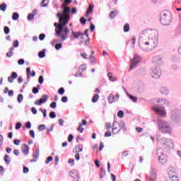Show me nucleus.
<instances>
[{"mask_svg": "<svg viewBox=\"0 0 181 181\" xmlns=\"http://www.w3.org/2000/svg\"><path fill=\"white\" fill-rule=\"evenodd\" d=\"M26 72H27L28 80L30 78V76L31 77H35V76H36V72H35V71H32V72H30V68H27Z\"/></svg>", "mask_w": 181, "mask_h": 181, "instance_id": "obj_14", "label": "nucleus"}, {"mask_svg": "<svg viewBox=\"0 0 181 181\" xmlns=\"http://www.w3.org/2000/svg\"><path fill=\"white\" fill-rule=\"evenodd\" d=\"M4 31L6 35H8V33H9V27L8 26L4 27Z\"/></svg>", "mask_w": 181, "mask_h": 181, "instance_id": "obj_48", "label": "nucleus"}, {"mask_svg": "<svg viewBox=\"0 0 181 181\" xmlns=\"http://www.w3.org/2000/svg\"><path fill=\"white\" fill-rule=\"evenodd\" d=\"M19 46V42L18 40H15L13 42V47H18Z\"/></svg>", "mask_w": 181, "mask_h": 181, "instance_id": "obj_46", "label": "nucleus"}, {"mask_svg": "<svg viewBox=\"0 0 181 181\" xmlns=\"http://www.w3.org/2000/svg\"><path fill=\"white\" fill-rule=\"evenodd\" d=\"M40 88V87L38 86V88L36 87H34L33 88V94H37V93H39V89Z\"/></svg>", "mask_w": 181, "mask_h": 181, "instance_id": "obj_42", "label": "nucleus"}, {"mask_svg": "<svg viewBox=\"0 0 181 181\" xmlns=\"http://www.w3.org/2000/svg\"><path fill=\"white\" fill-rule=\"evenodd\" d=\"M68 163H69L70 165H71V166H73L74 165V159L69 158L68 160Z\"/></svg>", "mask_w": 181, "mask_h": 181, "instance_id": "obj_52", "label": "nucleus"}, {"mask_svg": "<svg viewBox=\"0 0 181 181\" xmlns=\"http://www.w3.org/2000/svg\"><path fill=\"white\" fill-rule=\"evenodd\" d=\"M34 14H28V21H32L35 18V15H36L37 12L36 10H34L33 12Z\"/></svg>", "mask_w": 181, "mask_h": 181, "instance_id": "obj_26", "label": "nucleus"}, {"mask_svg": "<svg viewBox=\"0 0 181 181\" xmlns=\"http://www.w3.org/2000/svg\"><path fill=\"white\" fill-rule=\"evenodd\" d=\"M0 9L3 12H5V11H6V4H5V3L1 4L0 5Z\"/></svg>", "mask_w": 181, "mask_h": 181, "instance_id": "obj_32", "label": "nucleus"}, {"mask_svg": "<svg viewBox=\"0 0 181 181\" xmlns=\"http://www.w3.org/2000/svg\"><path fill=\"white\" fill-rule=\"evenodd\" d=\"M107 77H109V80L110 81H116V80H117V77L112 76V73L107 74Z\"/></svg>", "mask_w": 181, "mask_h": 181, "instance_id": "obj_22", "label": "nucleus"}, {"mask_svg": "<svg viewBox=\"0 0 181 181\" xmlns=\"http://www.w3.org/2000/svg\"><path fill=\"white\" fill-rule=\"evenodd\" d=\"M45 37H46V35L45 34H40L39 36L40 40H45Z\"/></svg>", "mask_w": 181, "mask_h": 181, "instance_id": "obj_55", "label": "nucleus"}, {"mask_svg": "<svg viewBox=\"0 0 181 181\" xmlns=\"http://www.w3.org/2000/svg\"><path fill=\"white\" fill-rule=\"evenodd\" d=\"M38 82L40 83V84H43V76H40Z\"/></svg>", "mask_w": 181, "mask_h": 181, "instance_id": "obj_56", "label": "nucleus"}, {"mask_svg": "<svg viewBox=\"0 0 181 181\" xmlns=\"http://www.w3.org/2000/svg\"><path fill=\"white\" fill-rule=\"evenodd\" d=\"M170 178L171 181H179V175L177 174L173 175Z\"/></svg>", "mask_w": 181, "mask_h": 181, "instance_id": "obj_25", "label": "nucleus"}, {"mask_svg": "<svg viewBox=\"0 0 181 181\" xmlns=\"http://www.w3.org/2000/svg\"><path fill=\"white\" fill-rule=\"evenodd\" d=\"M53 160V157L49 156L47 157V160H45V163L49 164V162H52Z\"/></svg>", "mask_w": 181, "mask_h": 181, "instance_id": "obj_43", "label": "nucleus"}, {"mask_svg": "<svg viewBox=\"0 0 181 181\" xmlns=\"http://www.w3.org/2000/svg\"><path fill=\"white\" fill-rule=\"evenodd\" d=\"M47 98H49V96L47 95H42V98H40V100H37L35 102V105H42L43 103H46L47 101Z\"/></svg>", "mask_w": 181, "mask_h": 181, "instance_id": "obj_10", "label": "nucleus"}, {"mask_svg": "<svg viewBox=\"0 0 181 181\" xmlns=\"http://www.w3.org/2000/svg\"><path fill=\"white\" fill-rule=\"evenodd\" d=\"M105 136L107 138L108 136H111V131L107 130L105 133Z\"/></svg>", "mask_w": 181, "mask_h": 181, "instance_id": "obj_53", "label": "nucleus"}, {"mask_svg": "<svg viewBox=\"0 0 181 181\" xmlns=\"http://www.w3.org/2000/svg\"><path fill=\"white\" fill-rule=\"evenodd\" d=\"M63 45L62 43H58L55 45V49L57 50H60V49H62Z\"/></svg>", "mask_w": 181, "mask_h": 181, "instance_id": "obj_41", "label": "nucleus"}, {"mask_svg": "<svg viewBox=\"0 0 181 181\" xmlns=\"http://www.w3.org/2000/svg\"><path fill=\"white\" fill-rule=\"evenodd\" d=\"M72 35L75 37V39H78V37H83V33L80 32L74 33V31H72Z\"/></svg>", "mask_w": 181, "mask_h": 181, "instance_id": "obj_19", "label": "nucleus"}, {"mask_svg": "<svg viewBox=\"0 0 181 181\" xmlns=\"http://www.w3.org/2000/svg\"><path fill=\"white\" fill-rule=\"evenodd\" d=\"M141 62V57L138 56L137 54L134 55V57L130 64V70H132L138 63Z\"/></svg>", "mask_w": 181, "mask_h": 181, "instance_id": "obj_8", "label": "nucleus"}, {"mask_svg": "<svg viewBox=\"0 0 181 181\" xmlns=\"http://www.w3.org/2000/svg\"><path fill=\"white\" fill-rule=\"evenodd\" d=\"M67 101H69V99L67 98L66 96H63V97L62 98V103H67Z\"/></svg>", "mask_w": 181, "mask_h": 181, "instance_id": "obj_54", "label": "nucleus"}, {"mask_svg": "<svg viewBox=\"0 0 181 181\" xmlns=\"http://www.w3.org/2000/svg\"><path fill=\"white\" fill-rule=\"evenodd\" d=\"M64 6V10L62 12H58L57 14V18L59 19V23L57 28H55L56 36L62 35V32H63V28L66 25L69 23L70 21V7Z\"/></svg>", "mask_w": 181, "mask_h": 181, "instance_id": "obj_2", "label": "nucleus"}, {"mask_svg": "<svg viewBox=\"0 0 181 181\" xmlns=\"http://www.w3.org/2000/svg\"><path fill=\"white\" fill-rule=\"evenodd\" d=\"M119 131H121L119 123L115 122L112 125V134H113V135H116V134H118Z\"/></svg>", "mask_w": 181, "mask_h": 181, "instance_id": "obj_9", "label": "nucleus"}, {"mask_svg": "<svg viewBox=\"0 0 181 181\" xmlns=\"http://www.w3.org/2000/svg\"><path fill=\"white\" fill-rule=\"evenodd\" d=\"M13 144H14V145H19L20 144H21V140H19V139H15L14 141H13Z\"/></svg>", "mask_w": 181, "mask_h": 181, "instance_id": "obj_58", "label": "nucleus"}, {"mask_svg": "<svg viewBox=\"0 0 181 181\" xmlns=\"http://www.w3.org/2000/svg\"><path fill=\"white\" fill-rule=\"evenodd\" d=\"M117 117H119V118H124V111L119 110L117 112Z\"/></svg>", "mask_w": 181, "mask_h": 181, "instance_id": "obj_38", "label": "nucleus"}, {"mask_svg": "<svg viewBox=\"0 0 181 181\" xmlns=\"http://www.w3.org/2000/svg\"><path fill=\"white\" fill-rule=\"evenodd\" d=\"M75 77H83V74L81 71L75 74Z\"/></svg>", "mask_w": 181, "mask_h": 181, "instance_id": "obj_57", "label": "nucleus"}, {"mask_svg": "<svg viewBox=\"0 0 181 181\" xmlns=\"http://www.w3.org/2000/svg\"><path fill=\"white\" fill-rule=\"evenodd\" d=\"M49 118H56V113L54 112H51L49 113Z\"/></svg>", "mask_w": 181, "mask_h": 181, "instance_id": "obj_51", "label": "nucleus"}, {"mask_svg": "<svg viewBox=\"0 0 181 181\" xmlns=\"http://www.w3.org/2000/svg\"><path fill=\"white\" fill-rule=\"evenodd\" d=\"M158 144L165 149H170L173 146V141L170 139L167 138L159 139Z\"/></svg>", "mask_w": 181, "mask_h": 181, "instance_id": "obj_4", "label": "nucleus"}, {"mask_svg": "<svg viewBox=\"0 0 181 181\" xmlns=\"http://www.w3.org/2000/svg\"><path fill=\"white\" fill-rule=\"evenodd\" d=\"M128 97L132 100L134 103H136L138 101V98L132 95L128 94Z\"/></svg>", "mask_w": 181, "mask_h": 181, "instance_id": "obj_31", "label": "nucleus"}, {"mask_svg": "<svg viewBox=\"0 0 181 181\" xmlns=\"http://www.w3.org/2000/svg\"><path fill=\"white\" fill-rule=\"evenodd\" d=\"M158 125L159 131L163 132V134H172V127H170L169 123H168L166 121L158 119Z\"/></svg>", "mask_w": 181, "mask_h": 181, "instance_id": "obj_3", "label": "nucleus"}, {"mask_svg": "<svg viewBox=\"0 0 181 181\" xmlns=\"http://www.w3.org/2000/svg\"><path fill=\"white\" fill-rule=\"evenodd\" d=\"M98 98H100V95H98V94H95L92 98V103H97L98 101Z\"/></svg>", "mask_w": 181, "mask_h": 181, "instance_id": "obj_30", "label": "nucleus"}, {"mask_svg": "<svg viewBox=\"0 0 181 181\" xmlns=\"http://www.w3.org/2000/svg\"><path fill=\"white\" fill-rule=\"evenodd\" d=\"M90 60L93 64H97V59H95V57L94 55H90Z\"/></svg>", "mask_w": 181, "mask_h": 181, "instance_id": "obj_29", "label": "nucleus"}, {"mask_svg": "<svg viewBox=\"0 0 181 181\" xmlns=\"http://www.w3.org/2000/svg\"><path fill=\"white\" fill-rule=\"evenodd\" d=\"M39 131H45L46 129V126L45 124H41L38 126Z\"/></svg>", "mask_w": 181, "mask_h": 181, "instance_id": "obj_40", "label": "nucleus"}, {"mask_svg": "<svg viewBox=\"0 0 181 181\" xmlns=\"http://www.w3.org/2000/svg\"><path fill=\"white\" fill-rule=\"evenodd\" d=\"M64 33L62 34L61 38L62 40H66L69 37V33H70V29H69V27H66L64 30Z\"/></svg>", "mask_w": 181, "mask_h": 181, "instance_id": "obj_12", "label": "nucleus"}, {"mask_svg": "<svg viewBox=\"0 0 181 181\" xmlns=\"http://www.w3.org/2000/svg\"><path fill=\"white\" fill-rule=\"evenodd\" d=\"M81 57H83V59H86L88 55L86 53H81Z\"/></svg>", "mask_w": 181, "mask_h": 181, "instance_id": "obj_63", "label": "nucleus"}, {"mask_svg": "<svg viewBox=\"0 0 181 181\" xmlns=\"http://www.w3.org/2000/svg\"><path fill=\"white\" fill-rule=\"evenodd\" d=\"M22 127V123L21 122H17L16 124V129H21V127Z\"/></svg>", "mask_w": 181, "mask_h": 181, "instance_id": "obj_47", "label": "nucleus"}, {"mask_svg": "<svg viewBox=\"0 0 181 181\" xmlns=\"http://www.w3.org/2000/svg\"><path fill=\"white\" fill-rule=\"evenodd\" d=\"M21 149L25 155H29V146L27 144H22Z\"/></svg>", "mask_w": 181, "mask_h": 181, "instance_id": "obj_16", "label": "nucleus"}, {"mask_svg": "<svg viewBox=\"0 0 181 181\" xmlns=\"http://www.w3.org/2000/svg\"><path fill=\"white\" fill-rule=\"evenodd\" d=\"M117 15H118V11L110 12V19H114V18H115L117 16Z\"/></svg>", "mask_w": 181, "mask_h": 181, "instance_id": "obj_24", "label": "nucleus"}, {"mask_svg": "<svg viewBox=\"0 0 181 181\" xmlns=\"http://www.w3.org/2000/svg\"><path fill=\"white\" fill-rule=\"evenodd\" d=\"M73 138H74V136H72V134H70L68 136V142H71L73 141Z\"/></svg>", "mask_w": 181, "mask_h": 181, "instance_id": "obj_61", "label": "nucleus"}, {"mask_svg": "<svg viewBox=\"0 0 181 181\" xmlns=\"http://www.w3.org/2000/svg\"><path fill=\"white\" fill-rule=\"evenodd\" d=\"M124 32L127 33V32H129V23H126L124 26L123 28Z\"/></svg>", "mask_w": 181, "mask_h": 181, "instance_id": "obj_34", "label": "nucleus"}, {"mask_svg": "<svg viewBox=\"0 0 181 181\" xmlns=\"http://www.w3.org/2000/svg\"><path fill=\"white\" fill-rule=\"evenodd\" d=\"M153 111L158 115V117H165L166 110H165L164 107H160L159 105H155L153 107Z\"/></svg>", "mask_w": 181, "mask_h": 181, "instance_id": "obj_6", "label": "nucleus"}, {"mask_svg": "<svg viewBox=\"0 0 181 181\" xmlns=\"http://www.w3.org/2000/svg\"><path fill=\"white\" fill-rule=\"evenodd\" d=\"M29 134L32 138H35V132L33 130H30Z\"/></svg>", "mask_w": 181, "mask_h": 181, "instance_id": "obj_60", "label": "nucleus"}, {"mask_svg": "<svg viewBox=\"0 0 181 181\" xmlns=\"http://www.w3.org/2000/svg\"><path fill=\"white\" fill-rule=\"evenodd\" d=\"M105 127H106V129L107 131H110V129H111V127H112L111 123H106Z\"/></svg>", "mask_w": 181, "mask_h": 181, "instance_id": "obj_50", "label": "nucleus"}, {"mask_svg": "<svg viewBox=\"0 0 181 181\" xmlns=\"http://www.w3.org/2000/svg\"><path fill=\"white\" fill-rule=\"evenodd\" d=\"M25 127L26 128H31L32 127V124H30V122H28L26 124H25Z\"/></svg>", "mask_w": 181, "mask_h": 181, "instance_id": "obj_62", "label": "nucleus"}, {"mask_svg": "<svg viewBox=\"0 0 181 181\" xmlns=\"http://www.w3.org/2000/svg\"><path fill=\"white\" fill-rule=\"evenodd\" d=\"M156 155L158 156V162L161 165H166V163H168V156L163 153V150H162V148H158L157 150Z\"/></svg>", "mask_w": 181, "mask_h": 181, "instance_id": "obj_5", "label": "nucleus"}, {"mask_svg": "<svg viewBox=\"0 0 181 181\" xmlns=\"http://www.w3.org/2000/svg\"><path fill=\"white\" fill-rule=\"evenodd\" d=\"M93 9H94V6L89 4V7L87 9V11L86 13V17L90 15V13H91V12H93Z\"/></svg>", "mask_w": 181, "mask_h": 181, "instance_id": "obj_20", "label": "nucleus"}, {"mask_svg": "<svg viewBox=\"0 0 181 181\" xmlns=\"http://www.w3.org/2000/svg\"><path fill=\"white\" fill-rule=\"evenodd\" d=\"M160 91L161 94H163L164 95H168L169 93V90H168V89L165 87H161Z\"/></svg>", "mask_w": 181, "mask_h": 181, "instance_id": "obj_21", "label": "nucleus"}, {"mask_svg": "<svg viewBox=\"0 0 181 181\" xmlns=\"http://www.w3.org/2000/svg\"><path fill=\"white\" fill-rule=\"evenodd\" d=\"M161 71L159 68H154L153 69L152 77L153 78H159L160 77Z\"/></svg>", "mask_w": 181, "mask_h": 181, "instance_id": "obj_11", "label": "nucleus"}, {"mask_svg": "<svg viewBox=\"0 0 181 181\" xmlns=\"http://www.w3.org/2000/svg\"><path fill=\"white\" fill-rule=\"evenodd\" d=\"M18 103H21V101H23V95L19 94L17 98Z\"/></svg>", "mask_w": 181, "mask_h": 181, "instance_id": "obj_37", "label": "nucleus"}, {"mask_svg": "<svg viewBox=\"0 0 181 181\" xmlns=\"http://www.w3.org/2000/svg\"><path fill=\"white\" fill-rule=\"evenodd\" d=\"M8 159H9V156L7 155V154L5 155V156H4V160H5L6 163V165H9V163H10V162H11V161L8 160Z\"/></svg>", "mask_w": 181, "mask_h": 181, "instance_id": "obj_39", "label": "nucleus"}, {"mask_svg": "<svg viewBox=\"0 0 181 181\" xmlns=\"http://www.w3.org/2000/svg\"><path fill=\"white\" fill-rule=\"evenodd\" d=\"M160 23L162 25H169L170 23V16L163 13L160 16Z\"/></svg>", "mask_w": 181, "mask_h": 181, "instance_id": "obj_7", "label": "nucleus"}, {"mask_svg": "<svg viewBox=\"0 0 181 181\" xmlns=\"http://www.w3.org/2000/svg\"><path fill=\"white\" fill-rule=\"evenodd\" d=\"M39 152H40L39 148H37L35 153L33 155V158L35 160H31V162H36V160L39 159Z\"/></svg>", "mask_w": 181, "mask_h": 181, "instance_id": "obj_18", "label": "nucleus"}, {"mask_svg": "<svg viewBox=\"0 0 181 181\" xmlns=\"http://www.w3.org/2000/svg\"><path fill=\"white\" fill-rule=\"evenodd\" d=\"M58 94H60V95H63L64 94V88H59L58 90Z\"/></svg>", "mask_w": 181, "mask_h": 181, "instance_id": "obj_44", "label": "nucleus"}, {"mask_svg": "<svg viewBox=\"0 0 181 181\" xmlns=\"http://www.w3.org/2000/svg\"><path fill=\"white\" fill-rule=\"evenodd\" d=\"M15 78H18V74L16 72H12L11 76L8 78V83H13Z\"/></svg>", "mask_w": 181, "mask_h": 181, "instance_id": "obj_15", "label": "nucleus"}, {"mask_svg": "<svg viewBox=\"0 0 181 181\" xmlns=\"http://www.w3.org/2000/svg\"><path fill=\"white\" fill-rule=\"evenodd\" d=\"M107 100L109 101V103H110V104H112V103H114V101H115V96H114V95L110 94L107 98Z\"/></svg>", "mask_w": 181, "mask_h": 181, "instance_id": "obj_23", "label": "nucleus"}, {"mask_svg": "<svg viewBox=\"0 0 181 181\" xmlns=\"http://www.w3.org/2000/svg\"><path fill=\"white\" fill-rule=\"evenodd\" d=\"M136 132L141 133V132H142V131H144V128L136 127Z\"/></svg>", "mask_w": 181, "mask_h": 181, "instance_id": "obj_59", "label": "nucleus"}, {"mask_svg": "<svg viewBox=\"0 0 181 181\" xmlns=\"http://www.w3.org/2000/svg\"><path fill=\"white\" fill-rule=\"evenodd\" d=\"M80 22L82 23V25H86V22H87V20L84 17H81L80 18Z\"/></svg>", "mask_w": 181, "mask_h": 181, "instance_id": "obj_45", "label": "nucleus"}, {"mask_svg": "<svg viewBox=\"0 0 181 181\" xmlns=\"http://www.w3.org/2000/svg\"><path fill=\"white\" fill-rule=\"evenodd\" d=\"M163 58L160 56H156L153 58V63H162Z\"/></svg>", "mask_w": 181, "mask_h": 181, "instance_id": "obj_17", "label": "nucleus"}, {"mask_svg": "<svg viewBox=\"0 0 181 181\" xmlns=\"http://www.w3.org/2000/svg\"><path fill=\"white\" fill-rule=\"evenodd\" d=\"M7 57H12L13 56V47H11L9 52L6 53Z\"/></svg>", "mask_w": 181, "mask_h": 181, "instance_id": "obj_28", "label": "nucleus"}, {"mask_svg": "<svg viewBox=\"0 0 181 181\" xmlns=\"http://www.w3.org/2000/svg\"><path fill=\"white\" fill-rule=\"evenodd\" d=\"M153 173L151 175L150 180L154 181L156 180V171H155V170H153Z\"/></svg>", "mask_w": 181, "mask_h": 181, "instance_id": "obj_27", "label": "nucleus"}, {"mask_svg": "<svg viewBox=\"0 0 181 181\" xmlns=\"http://www.w3.org/2000/svg\"><path fill=\"white\" fill-rule=\"evenodd\" d=\"M66 4H71V0H64V4H62L63 11H64V6L65 8H69L68 6H66ZM64 5V6H63Z\"/></svg>", "mask_w": 181, "mask_h": 181, "instance_id": "obj_36", "label": "nucleus"}, {"mask_svg": "<svg viewBox=\"0 0 181 181\" xmlns=\"http://www.w3.org/2000/svg\"><path fill=\"white\" fill-rule=\"evenodd\" d=\"M38 56L40 59H43L46 56L45 50L40 52Z\"/></svg>", "mask_w": 181, "mask_h": 181, "instance_id": "obj_35", "label": "nucleus"}, {"mask_svg": "<svg viewBox=\"0 0 181 181\" xmlns=\"http://www.w3.org/2000/svg\"><path fill=\"white\" fill-rule=\"evenodd\" d=\"M83 125L84 126L87 125V121L86 119H83L82 122L79 124L77 128V131L81 132V134H83V132H84V128H83Z\"/></svg>", "mask_w": 181, "mask_h": 181, "instance_id": "obj_13", "label": "nucleus"}, {"mask_svg": "<svg viewBox=\"0 0 181 181\" xmlns=\"http://www.w3.org/2000/svg\"><path fill=\"white\" fill-rule=\"evenodd\" d=\"M147 33L148 37L139 40V46L143 52H152V50H155L158 47V30H148Z\"/></svg>", "mask_w": 181, "mask_h": 181, "instance_id": "obj_1", "label": "nucleus"}, {"mask_svg": "<svg viewBox=\"0 0 181 181\" xmlns=\"http://www.w3.org/2000/svg\"><path fill=\"white\" fill-rule=\"evenodd\" d=\"M50 107H51V108H56V102H52L50 104Z\"/></svg>", "mask_w": 181, "mask_h": 181, "instance_id": "obj_64", "label": "nucleus"}, {"mask_svg": "<svg viewBox=\"0 0 181 181\" xmlns=\"http://www.w3.org/2000/svg\"><path fill=\"white\" fill-rule=\"evenodd\" d=\"M12 19L13 21H18L19 19V14H18V13H13V16H12Z\"/></svg>", "mask_w": 181, "mask_h": 181, "instance_id": "obj_33", "label": "nucleus"}, {"mask_svg": "<svg viewBox=\"0 0 181 181\" xmlns=\"http://www.w3.org/2000/svg\"><path fill=\"white\" fill-rule=\"evenodd\" d=\"M18 63L20 66H22V64H25V59H20L18 61Z\"/></svg>", "mask_w": 181, "mask_h": 181, "instance_id": "obj_49", "label": "nucleus"}]
</instances>
